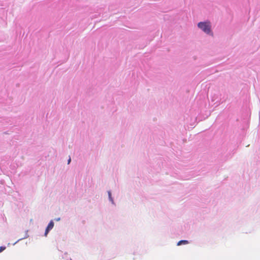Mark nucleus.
<instances>
[{
    "instance_id": "f257e3e1",
    "label": "nucleus",
    "mask_w": 260,
    "mask_h": 260,
    "mask_svg": "<svg viewBox=\"0 0 260 260\" xmlns=\"http://www.w3.org/2000/svg\"><path fill=\"white\" fill-rule=\"evenodd\" d=\"M197 26L199 30L207 36L212 38L214 37L212 23L210 20L200 21L197 23Z\"/></svg>"
},
{
    "instance_id": "f03ea898",
    "label": "nucleus",
    "mask_w": 260,
    "mask_h": 260,
    "mask_svg": "<svg viewBox=\"0 0 260 260\" xmlns=\"http://www.w3.org/2000/svg\"><path fill=\"white\" fill-rule=\"evenodd\" d=\"M54 223L52 220H51L49 224H48L47 228H46L45 232L44 233V236L46 237L48 234V233L53 228Z\"/></svg>"
},
{
    "instance_id": "7ed1b4c3",
    "label": "nucleus",
    "mask_w": 260,
    "mask_h": 260,
    "mask_svg": "<svg viewBox=\"0 0 260 260\" xmlns=\"http://www.w3.org/2000/svg\"><path fill=\"white\" fill-rule=\"evenodd\" d=\"M108 198H109V200L110 202H111V203L112 204H115L114 200H113V198L112 197L111 192L110 191H108Z\"/></svg>"
},
{
    "instance_id": "20e7f679",
    "label": "nucleus",
    "mask_w": 260,
    "mask_h": 260,
    "mask_svg": "<svg viewBox=\"0 0 260 260\" xmlns=\"http://www.w3.org/2000/svg\"><path fill=\"white\" fill-rule=\"evenodd\" d=\"M188 243V241L187 240H181L178 242L177 245L180 246L182 244H184V245L187 244Z\"/></svg>"
},
{
    "instance_id": "39448f33",
    "label": "nucleus",
    "mask_w": 260,
    "mask_h": 260,
    "mask_svg": "<svg viewBox=\"0 0 260 260\" xmlns=\"http://www.w3.org/2000/svg\"><path fill=\"white\" fill-rule=\"evenodd\" d=\"M27 231H26V234H25V236H24V238H20L19 239V240H17V241H16L15 243H14V245H15L16 243H17L18 242H19V241L23 239H25V238H27L28 237V235L27 234Z\"/></svg>"
},
{
    "instance_id": "423d86ee",
    "label": "nucleus",
    "mask_w": 260,
    "mask_h": 260,
    "mask_svg": "<svg viewBox=\"0 0 260 260\" xmlns=\"http://www.w3.org/2000/svg\"><path fill=\"white\" fill-rule=\"evenodd\" d=\"M6 249L5 246H1L0 247V252H2Z\"/></svg>"
},
{
    "instance_id": "0eeeda50",
    "label": "nucleus",
    "mask_w": 260,
    "mask_h": 260,
    "mask_svg": "<svg viewBox=\"0 0 260 260\" xmlns=\"http://www.w3.org/2000/svg\"><path fill=\"white\" fill-rule=\"evenodd\" d=\"M67 255V253H65L64 254V255L62 256V258H66Z\"/></svg>"
},
{
    "instance_id": "6e6552de",
    "label": "nucleus",
    "mask_w": 260,
    "mask_h": 260,
    "mask_svg": "<svg viewBox=\"0 0 260 260\" xmlns=\"http://www.w3.org/2000/svg\"><path fill=\"white\" fill-rule=\"evenodd\" d=\"M60 220V217H58V218H56L55 219V220H56L57 221H59Z\"/></svg>"
},
{
    "instance_id": "1a4fd4ad",
    "label": "nucleus",
    "mask_w": 260,
    "mask_h": 260,
    "mask_svg": "<svg viewBox=\"0 0 260 260\" xmlns=\"http://www.w3.org/2000/svg\"><path fill=\"white\" fill-rule=\"evenodd\" d=\"M71 161V158H70L68 160V164H69Z\"/></svg>"
},
{
    "instance_id": "9d476101",
    "label": "nucleus",
    "mask_w": 260,
    "mask_h": 260,
    "mask_svg": "<svg viewBox=\"0 0 260 260\" xmlns=\"http://www.w3.org/2000/svg\"><path fill=\"white\" fill-rule=\"evenodd\" d=\"M70 260H72V259L71 258H70Z\"/></svg>"
}]
</instances>
